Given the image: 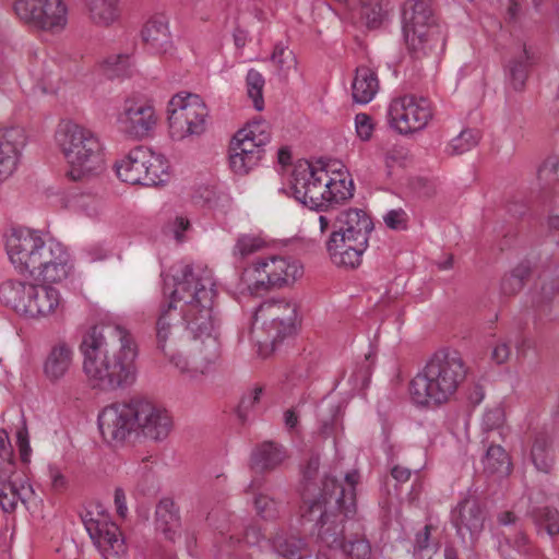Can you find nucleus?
<instances>
[{
	"instance_id": "f257e3e1",
	"label": "nucleus",
	"mask_w": 559,
	"mask_h": 559,
	"mask_svg": "<svg viewBox=\"0 0 559 559\" xmlns=\"http://www.w3.org/2000/svg\"><path fill=\"white\" fill-rule=\"evenodd\" d=\"M174 295L182 301L186 331L201 345L193 356V365L202 373L213 365L221 354L218 341L219 320L214 311L216 296L211 270L200 264H180L174 267Z\"/></svg>"
},
{
	"instance_id": "f03ea898",
	"label": "nucleus",
	"mask_w": 559,
	"mask_h": 559,
	"mask_svg": "<svg viewBox=\"0 0 559 559\" xmlns=\"http://www.w3.org/2000/svg\"><path fill=\"white\" fill-rule=\"evenodd\" d=\"M80 349L83 371L92 388L112 392L135 380L136 345L124 328L94 325L84 334Z\"/></svg>"
},
{
	"instance_id": "7ed1b4c3",
	"label": "nucleus",
	"mask_w": 559,
	"mask_h": 559,
	"mask_svg": "<svg viewBox=\"0 0 559 559\" xmlns=\"http://www.w3.org/2000/svg\"><path fill=\"white\" fill-rule=\"evenodd\" d=\"M359 474L349 472L344 483L325 475L317 498H305L300 506L302 524L311 523V533L321 548L338 550L345 543V522L357 513L356 485Z\"/></svg>"
},
{
	"instance_id": "20e7f679",
	"label": "nucleus",
	"mask_w": 559,
	"mask_h": 559,
	"mask_svg": "<svg viewBox=\"0 0 559 559\" xmlns=\"http://www.w3.org/2000/svg\"><path fill=\"white\" fill-rule=\"evenodd\" d=\"M5 248L16 271L35 281L58 283L70 273V254L66 247L55 239H44L39 231L13 230Z\"/></svg>"
},
{
	"instance_id": "39448f33",
	"label": "nucleus",
	"mask_w": 559,
	"mask_h": 559,
	"mask_svg": "<svg viewBox=\"0 0 559 559\" xmlns=\"http://www.w3.org/2000/svg\"><path fill=\"white\" fill-rule=\"evenodd\" d=\"M467 372L468 367L459 350L441 348L435 352L409 382L412 402L424 408L448 403L465 381Z\"/></svg>"
},
{
	"instance_id": "423d86ee",
	"label": "nucleus",
	"mask_w": 559,
	"mask_h": 559,
	"mask_svg": "<svg viewBox=\"0 0 559 559\" xmlns=\"http://www.w3.org/2000/svg\"><path fill=\"white\" fill-rule=\"evenodd\" d=\"M292 189L296 200L314 211H325L342 204L354 195L353 181L333 179L324 168L310 163L298 164L292 175Z\"/></svg>"
},
{
	"instance_id": "0eeeda50",
	"label": "nucleus",
	"mask_w": 559,
	"mask_h": 559,
	"mask_svg": "<svg viewBox=\"0 0 559 559\" xmlns=\"http://www.w3.org/2000/svg\"><path fill=\"white\" fill-rule=\"evenodd\" d=\"M57 139L69 165L67 175L71 180H84L103 170V146L94 131L67 122L59 129Z\"/></svg>"
},
{
	"instance_id": "6e6552de",
	"label": "nucleus",
	"mask_w": 559,
	"mask_h": 559,
	"mask_svg": "<svg viewBox=\"0 0 559 559\" xmlns=\"http://www.w3.org/2000/svg\"><path fill=\"white\" fill-rule=\"evenodd\" d=\"M402 29L408 51L421 58L445 45V31L439 24L431 0H406L402 9Z\"/></svg>"
},
{
	"instance_id": "1a4fd4ad",
	"label": "nucleus",
	"mask_w": 559,
	"mask_h": 559,
	"mask_svg": "<svg viewBox=\"0 0 559 559\" xmlns=\"http://www.w3.org/2000/svg\"><path fill=\"white\" fill-rule=\"evenodd\" d=\"M117 176L127 183L155 187L168 179V162L166 158L139 145L115 164Z\"/></svg>"
},
{
	"instance_id": "9d476101",
	"label": "nucleus",
	"mask_w": 559,
	"mask_h": 559,
	"mask_svg": "<svg viewBox=\"0 0 559 559\" xmlns=\"http://www.w3.org/2000/svg\"><path fill=\"white\" fill-rule=\"evenodd\" d=\"M168 123L173 139L182 140L190 135H200L205 131L207 108L197 94L179 93L168 103Z\"/></svg>"
},
{
	"instance_id": "9b49d317",
	"label": "nucleus",
	"mask_w": 559,
	"mask_h": 559,
	"mask_svg": "<svg viewBox=\"0 0 559 559\" xmlns=\"http://www.w3.org/2000/svg\"><path fill=\"white\" fill-rule=\"evenodd\" d=\"M254 321L261 322L267 341L273 347L296 333L299 323L298 305L286 298L267 299L254 312Z\"/></svg>"
},
{
	"instance_id": "f8f14e48",
	"label": "nucleus",
	"mask_w": 559,
	"mask_h": 559,
	"mask_svg": "<svg viewBox=\"0 0 559 559\" xmlns=\"http://www.w3.org/2000/svg\"><path fill=\"white\" fill-rule=\"evenodd\" d=\"M432 117L430 100L415 95L396 97L388 108L390 127L404 135L424 130Z\"/></svg>"
},
{
	"instance_id": "ddd939ff",
	"label": "nucleus",
	"mask_w": 559,
	"mask_h": 559,
	"mask_svg": "<svg viewBox=\"0 0 559 559\" xmlns=\"http://www.w3.org/2000/svg\"><path fill=\"white\" fill-rule=\"evenodd\" d=\"M255 290L283 287L301 277L304 267L299 261L286 257H267L255 261L247 270Z\"/></svg>"
},
{
	"instance_id": "4468645a",
	"label": "nucleus",
	"mask_w": 559,
	"mask_h": 559,
	"mask_svg": "<svg viewBox=\"0 0 559 559\" xmlns=\"http://www.w3.org/2000/svg\"><path fill=\"white\" fill-rule=\"evenodd\" d=\"M136 414L135 399L103 408L97 418L103 439L109 444L119 445L138 435Z\"/></svg>"
},
{
	"instance_id": "2eb2a0df",
	"label": "nucleus",
	"mask_w": 559,
	"mask_h": 559,
	"mask_svg": "<svg viewBox=\"0 0 559 559\" xmlns=\"http://www.w3.org/2000/svg\"><path fill=\"white\" fill-rule=\"evenodd\" d=\"M14 11L25 24L51 33L61 32L68 22L63 0H16Z\"/></svg>"
},
{
	"instance_id": "dca6fc26",
	"label": "nucleus",
	"mask_w": 559,
	"mask_h": 559,
	"mask_svg": "<svg viewBox=\"0 0 559 559\" xmlns=\"http://www.w3.org/2000/svg\"><path fill=\"white\" fill-rule=\"evenodd\" d=\"M119 130L130 139L143 140L151 135L157 123L153 105L143 97H128L117 118Z\"/></svg>"
},
{
	"instance_id": "f3484780",
	"label": "nucleus",
	"mask_w": 559,
	"mask_h": 559,
	"mask_svg": "<svg viewBox=\"0 0 559 559\" xmlns=\"http://www.w3.org/2000/svg\"><path fill=\"white\" fill-rule=\"evenodd\" d=\"M178 304V297H175L173 290L169 299L164 300L159 306L155 323V340L156 347L162 353L177 348L187 332Z\"/></svg>"
},
{
	"instance_id": "a211bd4d",
	"label": "nucleus",
	"mask_w": 559,
	"mask_h": 559,
	"mask_svg": "<svg viewBox=\"0 0 559 559\" xmlns=\"http://www.w3.org/2000/svg\"><path fill=\"white\" fill-rule=\"evenodd\" d=\"M84 526L105 559H121L127 547L118 525L105 519H94L91 512L83 518Z\"/></svg>"
},
{
	"instance_id": "6ab92c4d",
	"label": "nucleus",
	"mask_w": 559,
	"mask_h": 559,
	"mask_svg": "<svg viewBox=\"0 0 559 559\" xmlns=\"http://www.w3.org/2000/svg\"><path fill=\"white\" fill-rule=\"evenodd\" d=\"M138 433L154 441L164 440L173 428L168 412L148 400L135 397Z\"/></svg>"
},
{
	"instance_id": "aec40b11",
	"label": "nucleus",
	"mask_w": 559,
	"mask_h": 559,
	"mask_svg": "<svg viewBox=\"0 0 559 559\" xmlns=\"http://www.w3.org/2000/svg\"><path fill=\"white\" fill-rule=\"evenodd\" d=\"M326 251L331 261L346 269H356L361 264L368 241L338 231H331L326 242Z\"/></svg>"
},
{
	"instance_id": "412c9836",
	"label": "nucleus",
	"mask_w": 559,
	"mask_h": 559,
	"mask_svg": "<svg viewBox=\"0 0 559 559\" xmlns=\"http://www.w3.org/2000/svg\"><path fill=\"white\" fill-rule=\"evenodd\" d=\"M485 520V509L475 497L464 498L451 512V522L462 539L467 535L475 539L483 532Z\"/></svg>"
},
{
	"instance_id": "4be33fe9",
	"label": "nucleus",
	"mask_w": 559,
	"mask_h": 559,
	"mask_svg": "<svg viewBox=\"0 0 559 559\" xmlns=\"http://www.w3.org/2000/svg\"><path fill=\"white\" fill-rule=\"evenodd\" d=\"M263 152V145L237 131L229 145L230 168L235 174L246 175L258 165Z\"/></svg>"
},
{
	"instance_id": "5701e85b",
	"label": "nucleus",
	"mask_w": 559,
	"mask_h": 559,
	"mask_svg": "<svg viewBox=\"0 0 559 559\" xmlns=\"http://www.w3.org/2000/svg\"><path fill=\"white\" fill-rule=\"evenodd\" d=\"M74 348L66 341H58L49 347L43 362L45 378L57 383L71 370L74 362Z\"/></svg>"
},
{
	"instance_id": "b1692460",
	"label": "nucleus",
	"mask_w": 559,
	"mask_h": 559,
	"mask_svg": "<svg viewBox=\"0 0 559 559\" xmlns=\"http://www.w3.org/2000/svg\"><path fill=\"white\" fill-rule=\"evenodd\" d=\"M24 132L19 127L0 130V182L16 169L20 148L24 145Z\"/></svg>"
},
{
	"instance_id": "393cba45",
	"label": "nucleus",
	"mask_w": 559,
	"mask_h": 559,
	"mask_svg": "<svg viewBox=\"0 0 559 559\" xmlns=\"http://www.w3.org/2000/svg\"><path fill=\"white\" fill-rule=\"evenodd\" d=\"M24 316L41 318L62 310L61 296L58 289L51 286L33 285Z\"/></svg>"
},
{
	"instance_id": "a878e982",
	"label": "nucleus",
	"mask_w": 559,
	"mask_h": 559,
	"mask_svg": "<svg viewBox=\"0 0 559 559\" xmlns=\"http://www.w3.org/2000/svg\"><path fill=\"white\" fill-rule=\"evenodd\" d=\"M373 230L371 217L360 209H347L337 212L333 231L355 236L369 241V235Z\"/></svg>"
},
{
	"instance_id": "bb28decb",
	"label": "nucleus",
	"mask_w": 559,
	"mask_h": 559,
	"mask_svg": "<svg viewBox=\"0 0 559 559\" xmlns=\"http://www.w3.org/2000/svg\"><path fill=\"white\" fill-rule=\"evenodd\" d=\"M373 230L371 217L360 209H347L337 212L333 231L355 236L369 241V235Z\"/></svg>"
},
{
	"instance_id": "cd10ccee",
	"label": "nucleus",
	"mask_w": 559,
	"mask_h": 559,
	"mask_svg": "<svg viewBox=\"0 0 559 559\" xmlns=\"http://www.w3.org/2000/svg\"><path fill=\"white\" fill-rule=\"evenodd\" d=\"M142 38L152 51L168 52L173 47V41L167 17L162 14L151 17L142 29Z\"/></svg>"
},
{
	"instance_id": "c85d7f7f",
	"label": "nucleus",
	"mask_w": 559,
	"mask_h": 559,
	"mask_svg": "<svg viewBox=\"0 0 559 559\" xmlns=\"http://www.w3.org/2000/svg\"><path fill=\"white\" fill-rule=\"evenodd\" d=\"M554 436L548 429L535 431L531 448V460L537 471L549 473L555 464Z\"/></svg>"
},
{
	"instance_id": "c756f323",
	"label": "nucleus",
	"mask_w": 559,
	"mask_h": 559,
	"mask_svg": "<svg viewBox=\"0 0 559 559\" xmlns=\"http://www.w3.org/2000/svg\"><path fill=\"white\" fill-rule=\"evenodd\" d=\"M156 530L174 542L181 526L179 509L170 498H163L155 510Z\"/></svg>"
},
{
	"instance_id": "7c9ffc66",
	"label": "nucleus",
	"mask_w": 559,
	"mask_h": 559,
	"mask_svg": "<svg viewBox=\"0 0 559 559\" xmlns=\"http://www.w3.org/2000/svg\"><path fill=\"white\" fill-rule=\"evenodd\" d=\"M287 457L285 448L273 441L258 445L251 454L252 468L258 472L275 469Z\"/></svg>"
},
{
	"instance_id": "2f4dec72",
	"label": "nucleus",
	"mask_w": 559,
	"mask_h": 559,
	"mask_svg": "<svg viewBox=\"0 0 559 559\" xmlns=\"http://www.w3.org/2000/svg\"><path fill=\"white\" fill-rule=\"evenodd\" d=\"M379 91L377 73L366 66L356 69L352 83V95L355 103H370Z\"/></svg>"
},
{
	"instance_id": "473e14b6",
	"label": "nucleus",
	"mask_w": 559,
	"mask_h": 559,
	"mask_svg": "<svg viewBox=\"0 0 559 559\" xmlns=\"http://www.w3.org/2000/svg\"><path fill=\"white\" fill-rule=\"evenodd\" d=\"M34 284L17 280H7L0 285V300L17 313H25L31 287Z\"/></svg>"
},
{
	"instance_id": "72a5a7b5",
	"label": "nucleus",
	"mask_w": 559,
	"mask_h": 559,
	"mask_svg": "<svg viewBox=\"0 0 559 559\" xmlns=\"http://www.w3.org/2000/svg\"><path fill=\"white\" fill-rule=\"evenodd\" d=\"M483 463L486 472L499 477H507L512 471L511 459L501 445H489Z\"/></svg>"
},
{
	"instance_id": "f704fd0d",
	"label": "nucleus",
	"mask_w": 559,
	"mask_h": 559,
	"mask_svg": "<svg viewBox=\"0 0 559 559\" xmlns=\"http://www.w3.org/2000/svg\"><path fill=\"white\" fill-rule=\"evenodd\" d=\"M360 15L369 28H378L391 10L389 0H361Z\"/></svg>"
},
{
	"instance_id": "c9c22d12",
	"label": "nucleus",
	"mask_w": 559,
	"mask_h": 559,
	"mask_svg": "<svg viewBox=\"0 0 559 559\" xmlns=\"http://www.w3.org/2000/svg\"><path fill=\"white\" fill-rule=\"evenodd\" d=\"M531 275V265L527 261L519 263L510 274L503 276L501 281V292L503 295L512 296L518 294L524 286L525 281Z\"/></svg>"
},
{
	"instance_id": "e433bc0d",
	"label": "nucleus",
	"mask_w": 559,
	"mask_h": 559,
	"mask_svg": "<svg viewBox=\"0 0 559 559\" xmlns=\"http://www.w3.org/2000/svg\"><path fill=\"white\" fill-rule=\"evenodd\" d=\"M531 515L538 530H545L551 537L559 534V512L557 509L550 507L534 508Z\"/></svg>"
},
{
	"instance_id": "4c0bfd02",
	"label": "nucleus",
	"mask_w": 559,
	"mask_h": 559,
	"mask_svg": "<svg viewBox=\"0 0 559 559\" xmlns=\"http://www.w3.org/2000/svg\"><path fill=\"white\" fill-rule=\"evenodd\" d=\"M88 11L92 21L99 25H109L118 16L115 0H91Z\"/></svg>"
},
{
	"instance_id": "58836bf2",
	"label": "nucleus",
	"mask_w": 559,
	"mask_h": 559,
	"mask_svg": "<svg viewBox=\"0 0 559 559\" xmlns=\"http://www.w3.org/2000/svg\"><path fill=\"white\" fill-rule=\"evenodd\" d=\"M265 80L263 75L254 70L250 69L246 76L247 95L252 100L253 107L258 111L264 109L263 88Z\"/></svg>"
},
{
	"instance_id": "ea45409f",
	"label": "nucleus",
	"mask_w": 559,
	"mask_h": 559,
	"mask_svg": "<svg viewBox=\"0 0 559 559\" xmlns=\"http://www.w3.org/2000/svg\"><path fill=\"white\" fill-rule=\"evenodd\" d=\"M528 55L524 48L519 58L510 61L508 66V78L515 91H522L527 79Z\"/></svg>"
},
{
	"instance_id": "a19ab883",
	"label": "nucleus",
	"mask_w": 559,
	"mask_h": 559,
	"mask_svg": "<svg viewBox=\"0 0 559 559\" xmlns=\"http://www.w3.org/2000/svg\"><path fill=\"white\" fill-rule=\"evenodd\" d=\"M265 247V241L254 235H240L237 238V241L234 247V255L240 259H246L247 257L262 250Z\"/></svg>"
},
{
	"instance_id": "79ce46f5",
	"label": "nucleus",
	"mask_w": 559,
	"mask_h": 559,
	"mask_svg": "<svg viewBox=\"0 0 559 559\" xmlns=\"http://www.w3.org/2000/svg\"><path fill=\"white\" fill-rule=\"evenodd\" d=\"M480 139L479 131L465 129L449 144L450 154L460 155L475 147Z\"/></svg>"
},
{
	"instance_id": "37998d69",
	"label": "nucleus",
	"mask_w": 559,
	"mask_h": 559,
	"mask_svg": "<svg viewBox=\"0 0 559 559\" xmlns=\"http://www.w3.org/2000/svg\"><path fill=\"white\" fill-rule=\"evenodd\" d=\"M240 135L250 138L261 145H266L271 139V131L269 123L263 120H252L248 122L242 129L239 130Z\"/></svg>"
},
{
	"instance_id": "c03bdc74",
	"label": "nucleus",
	"mask_w": 559,
	"mask_h": 559,
	"mask_svg": "<svg viewBox=\"0 0 559 559\" xmlns=\"http://www.w3.org/2000/svg\"><path fill=\"white\" fill-rule=\"evenodd\" d=\"M278 552L286 559H310L306 542L297 537L286 538L280 544Z\"/></svg>"
},
{
	"instance_id": "a18cd8bd",
	"label": "nucleus",
	"mask_w": 559,
	"mask_h": 559,
	"mask_svg": "<svg viewBox=\"0 0 559 559\" xmlns=\"http://www.w3.org/2000/svg\"><path fill=\"white\" fill-rule=\"evenodd\" d=\"M340 550L349 559H370L371 557V545L365 536L350 538Z\"/></svg>"
},
{
	"instance_id": "49530a36",
	"label": "nucleus",
	"mask_w": 559,
	"mask_h": 559,
	"mask_svg": "<svg viewBox=\"0 0 559 559\" xmlns=\"http://www.w3.org/2000/svg\"><path fill=\"white\" fill-rule=\"evenodd\" d=\"M19 502L17 483L8 480L0 483V507L11 513L16 509Z\"/></svg>"
},
{
	"instance_id": "de8ad7c7",
	"label": "nucleus",
	"mask_w": 559,
	"mask_h": 559,
	"mask_svg": "<svg viewBox=\"0 0 559 559\" xmlns=\"http://www.w3.org/2000/svg\"><path fill=\"white\" fill-rule=\"evenodd\" d=\"M254 507L257 513L265 520H275L281 513V502L266 495L257 496Z\"/></svg>"
},
{
	"instance_id": "09e8293b",
	"label": "nucleus",
	"mask_w": 559,
	"mask_h": 559,
	"mask_svg": "<svg viewBox=\"0 0 559 559\" xmlns=\"http://www.w3.org/2000/svg\"><path fill=\"white\" fill-rule=\"evenodd\" d=\"M271 60L282 72H286L296 67V58L294 52L282 43L275 45Z\"/></svg>"
},
{
	"instance_id": "8fccbe9b",
	"label": "nucleus",
	"mask_w": 559,
	"mask_h": 559,
	"mask_svg": "<svg viewBox=\"0 0 559 559\" xmlns=\"http://www.w3.org/2000/svg\"><path fill=\"white\" fill-rule=\"evenodd\" d=\"M129 56L118 55L109 57L105 62V71L108 78H119L129 74Z\"/></svg>"
},
{
	"instance_id": "3c124183",
	"label": "nucleus",
	"mask_w": 559,
	"mask_h": 559,
	"mask_svg": "<svg viewBox=\"0 0 559 559\" xmlns=\"http://www.w3.org/2000/svg\"><path fill=\"white\" fill-rule=\"evenodd\" d=\"M320 467V459L318 455H312L308 461L305 467L302 468V479L305 483V488L302 492V502L305 498H311V486L312 481L316 479L318 471Z\"/></svg>"
},
{
	"instance_id": "603ef678",
	"label": "nucleus",
	"mask_w": 559,
	"mask_h": 559,
	"mask_svg": "<svg viewBox=\"0 0 559 559\" xmlns=\"http://www.w3.org/2000/svg\"><path fill=\"white\" fill-rule=\"evenodd\" d=\"M263 393V388L260 385H255L250 389L243 396L238 405V414L240 418L245 419L248 413L254 408V406L260 402V399Z\"/></svg>"
},
{
	"instance_id": "864d4df0",
	"label": "nucleus",
	"mask_w": 559,
	"mask_h": 559,
	"mask_svg": "<svg viewBox=\"0 0 559 559\" xmlns=\"http://www.w3.org/2000/svg\"><path fill=\"white\" fill-rule=\"evenodd\" d=\"M504 423V411L500 406L488 409L483 417V430L490 432L502 428Z\"/></svg>"
},
{
	"instance_id": "5fc2aeb1",
	"label": "nucleus",
	"mask_w": 559,
	"mask_h": 559,
	"mask_svg": "<svg viewBox=\"0 0 559 559\" xmlns=\"http://www.w3.org/2000/svg\"><path fill=\"white\" fill-rule=\"evenodd\" d=\"M261 537L262 534L260 530L255 527H248L242 538H240L239 536L230 535L228 537L227 545L229 548H236L241 544L257 545L259 544Z\"/></svg>"
},
{
	"instance_id": "6e6d98bb",
	"label": "nucleus",
	"mask_w": 559,
	"mask_h": 559,
	"mask_svg": "<svg viewBox=\"0 0 559 559\" xmlns=\"http://www.w3.org/2000/svg\"><path fill=\"white\" fill-rule=\"evenodd\" d=\"M385 225L390 229L404 230L407 227V214L404 210H391L383 216Z\"/></svg>"
},
{
	"instance_id": "4d7b16f0",
	"label": "nucleus",
	"mask_w": 559,
	"mask_h": 559,
	"mask_svg": "<svg viewBox=\"0 0 559 559\" xmlns=\"http://www.w3.org/2000/svg\"><path fill=\"white\" fill-rule=\"evenodd\" d=\"M355 126L357 135L360 140H370L374 127L372 123V119L369 115L365 112L357 114L355 117Z\"/></svg>"
},
{
	"instance_id": "13d9d810",
	"label": "nucleus",
	"mask_w": 559,
	"mask_h": 559,
	"mask_svg": "<svg viewBox=\"0 0 559 559\" xmlns=\"http://www.w3.org/2000/svg\"><path fill=\"white\" fill-rule=\"evenodd\" d=\"M13 449L9 435L4 429H0V463H7L10 466L9 472L13 469Z\"/></svg>"
},
{
	"instance_id": "bf43d9fd",
	"label": "nucleus",
	"mask_w": 559,
	"mask_h": 559,
	"mask_svg": "<svg viewBox=\"0 0 559 559\" xmlns=\"http://www.w3.org/2000/svg\"><path fill=\"white\" fill-rule=\"evenodd\" d=\"M507 543L522 555L532 556L534 554L533 546L522 532L516 533L512 539L508 537Z\"/></svg>"
},
{
	"instance_id": "052dcab7",
	"label": "nucleus",
	"mask_w": 559,
	"mask_h": 559,
	"mask_svg": "<svg viewBox=\"0 0 559 559\" xmlns=\"http://www.w3.org/2000/svg\"><path fill=\"white\" fill-rule=\"evenodd\" d=\"M432 525L427 524L425 527L417 532L414 540V554H419L429 547Z\"/></svg>"
},
{
	"instance_id": "680f3d73",
	"label": "nucleus",
	"mask_w": 559,
	"mask_h": 559,
	"mask_svg": "<svg viewBox=\"0 0 559 559\" xmlns=\"http://www.w3.org/2000/svg\"><path fill=\"white\" fill-rule=\"evenodd\" d=\"M50 486L55 492H63L68 488V479L57 467H49Z\"/></svg>"
},
{
	"instance_id": "e2e57ef3",
	"label": "nucleus",
	"mask_w": 559,
	"mask_h": 559,
	"mask_svg": "<svg viewBox=\"0 0 559 559\" xmlns=\"http://www.w3.org/2000/svg\"><path fill=\"white\" fill-rule=\"evenodd\" d=\"M511 355L510 345L506 342H499L491 352V359L497 365H502L508 361Z\"/></svg>"
},
{
	"instance_id": "0e129e2a",
	"label": "nucleus",
	"mask_w": 559,
	"mask_h": 559,
	"mask_svg": "<svg viewBox=\"0 0 559 559\" xmlns=\"http://www.w3.org/2000/svg\"><path fill=\"white\" fill-rule=\"evenodd\" d=\"M323 212L324 214L319 216V228L322 234L334 229L335 216L337 214L334 212V207H329Z\"/></svg>"
},
{
	"instance_id": "69168bd1",
	"label": "nucleus",
	"mask_w": 559,
	"mask_h": 559,
	"mask_svg": "<svg viewBox=\"0 0 559 559\" xmlns=\"http://www.w3.org/2000/svg\"><path fill=\"white\" fill-rule=\"evenodd\" d=\"M169 358V361L174 364L180 370H186L189 366L188 360L178 352V347L175 349H167V353H163Z\"/></svg>"
},
{
	"instance_id": "338daca9",
	"label": "nucleus",
	"mask_w": 559,
	"mask_h": 559,
	"mask_svg": "<svg viewBox=\"0 0 559 559\" xmlns=\"http://www.w3.org/2000/svg\"><path fill=\"white\" fill-rule=\"evenodd\" d=\"M19 501L26 504L34 496L35 491L33 486L27 481L17 483Z\"/></svg>"
},
{
	"instance_id": "774afa93",
	"label": "nucleus",
	"mask_w": 559,
	"mask_h": 559,
	"mask_svg": "<svg viewBox=\"0 0 559 559\" xmlns=\"http://www.w3.org/2000/svg\"><path fill=\"white\" fill-rule=\"evenodd\" d=\"M559 290V276L552 277L542 285V295L545 299H550Z\"/></svg>"
}]
</instances>
